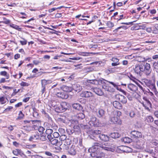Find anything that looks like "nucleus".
Masks as SVG:
<instances>
[{"label": "nucleus", "instance_id": "1", "mask_svg": "<svg viewBox=\"0 0 158 158\" xmlns=\"http://www.w3.org/2000/svg\"><path fill=\"white\" fill-rule=\"evenodd\" d=\"M94 144V146L89 148L88 150L89 152L91 153L90 155L92 157H94V152L96 151L97 150L98 148H99L102 151L114 152V147L112 146V144L108 143H102L101 144L96 143Z\"/></svg>", "mask_w": 158, "mask_h": 158}, {"label": "nucleus", "instance_id": "2", "mask_svg": "<svg viewBox=\"0 0 158 158\" xmlns=\"http://www.w3.org/2000/svg\"><path fill=\"white\" fill-rule=\"evenodd\" d=\"M121 115V112L118 110H114L110 114L109 121L111 123L121 124V122L119 117Z\"/></svg>", "mask_w": 158, "mask_h": 158}, {"label": "nucleus", "instance_id": "3", "mask_svg": "<svg viewBox=\"0 0 158 158\" xmlns=\"http://www.w3.org/2000/svg\"><path fill=\"white\" fill-rule=\"evenodd\" d=\"M88 82L94 85H98L99 83V82H100L102 83H104L106 85H107V82H109L110 84L112 85L113 86L117 89H118V84H115L114 82L111 81H108L103 78L98 81L96 80H89L88 81Z\"/></svg>", "mask_w": 158, "mask_h": 158}, {"label": "nucleus", "instance_id": "4", "mask_svg": "<svg viewBox=\"0 0 158 158\" xmlns=\"http://www.w3.org/2000/svg\"><path fill=\"white\" fill-rule=\"evenodd\" d=\"M142 72L146 76H149L151 72V69L150 64L146 63L145 64H142Z\"/></svg>", "mask_w": 158, "mask_h": 158}, {"label": "nucleus", "instance_id": "5", "mask_svg": "<svg viewBox=\"0 0 158 158\" xmlns=\"http://www.w3.org/2000/svg\"><path fill=\"white\" fill-rule=\"evenodd\" d=\"M89 124L91 126H98L99 123L98 120L95 117L92 116L90 118V120L89 122Z\"/></svg>", "mask_w": 158, "mask_h": 158}, {"label": "nucleus", "instance_id": "6", "mask_svg": "<svg viewBox=\"0 0 158 158\" xmlns=\"http://www.w3.org/2000/svg\"><path fill=\"white\" fill-rule=\"evenodd\" d=\"M119 69V68L118 67H114L113 68H108L105 69V72L106 74L108 75L111 73L118 72Z\"/></svg>", "mask_w": 158, "mask_h": 158}, {"label": "nucleus", "instance_id": "7", "mask_svg": "<svg viewBox=\"0 0 158 158\" xmlns=\"http://www.w3.org/2000/svg\"><path fill=\"white\" fill-rule=\"evenodd\" d=\"M52 145L59 147L62 144V142L59 141L58 140L54 138H51L48 139Z\"/></svg>", "mask_w": 158, "mask_h": 158}, {"label": "nucleus", "instance_id": "8", "mask_svg": "<svg viewBox=\"0 0 158 158\" xmlns=\"http://www.w3.org/2000/svg\"><path fill=\"white\" fill-rule=\"evenodd\" d=\"M155 81L154 83L152 82V80H145L144 81V83L145 85L149 88L152 89L155 87Z\"/></svg>", "mask_w": 158, "mask_h": 158}, {"label": "nucleus", "instance_id": "9", "mask_svg": "<svg viewBox=\"0 0 158 158\" xmlns=\"http://www.w3.org/2000/svg\"><path fill=\"white\" fill-rule=\"evenodd\" d=\"M116 98L117 100H119L120 102L123 104L126 103L127 102V99L125 97L120 94H117L116 95Z\"/></svg>", "mask_w": 158, "mask_h": 158}, {"label": "nucleus", "instance_id": "10", "mask_svg": "<svg viewBox=\"0 0 158 158\" xmlns=\"http://www.w3.org/2000/svg\"><path fill=\"white\" fill-rule=\"evenodd\" d=\"M40 138L39 134L38 132H35L34 134L31 136L29 139L30 141H34L39 139Z\"/></svg>", "mask_w": 158, "mask_h": 158}, {"label": "nucleus", "instance_id": "11", "mask_svg": "<svg viewBox=\"0 0 158 158\" xmlns=\"http://www.w3.org/2000/svg\"><path fill=\"white\" fill-rule=\"evenodd\" d=\"M81 95V97L85 98L93 97V94L91 92L88 91L82 92Z\"/></svg>", "mask_w": 158, "mask_h": 158}, {"label": "nucleus", "instance_id": "12", "mask_svg": "<svg viewBox=\"0 0 158 158\" xmlns=\"http://www.w3.org/2000/svg\"><path fill=\"white\" fill-rule=\"evenodd\" d=\"M127 87L129 90L133 92H136L138 90V87L136 85L132 84H128Z\"/></svg>", "mask_w": 158, "mask_h": 158}, {"label": "nucleus", "instance_id": "13", "mask_svg": "<svg viewBox=\"0 0 158 158\" xmlns=\"http://www.w3.org/2000/svg\"><path fill=\"white\" fill-rule=\"evenodd\" d=\"M77 153L75 146L72 145L68 151V154L73 156H75Z\"/></svg>", "mask_w": 158, "mask_h": 158}, {"label": "nucleus", "instance_id": "14", "mask_svg": "<svg viewBox=\"0 0 158 158\" xmlns=\"http://www.w3.org/2000/svg\"><path fill=\"white\" fill-rule=\"evenodd\" d=\"M131 134L134 137L139 138L142 137L141 133L136 131H133L131 132Z\"/></svg>", "mask_w": 158, "mask_h": 158}, {"label": "nucleus", "instance_id": "15", "mask_svg": "<svg viewBox=\"0 0 158 158\" xmlns=\"http://www.w3.org/2000/svg\"><path fill=\"white\" fill-rule=\"evenodd\" d=\"M142 65H137L135 66V72L138 74L141 75L142 74Z\"/></svg>", "mask_w": 158, "mask_h": 158}, {"label": "nucleus", "instance_id": "16", "mask_svg": "<svg viewBox=\"0 0 158 158\" xmlns=\"http://www.w3.org/2000/svg\"><path fill=\"white\" fill-rule=\"evenodd\" d=\"M12 153L14 155L16 156L20 155L21 156H22L24 155L23 153L21 150L18 149L13 150Z\"/></svg>", "mask_w": 158, "mask_h": 158}, {"label": "nucleus", "instance_id": "17", "mask_svg": "<svg viewBox=\"0 0 158 158\" xmlns=\"http://www.w3.org/2000/svg\"><path fill=\"white\" fill-rule=\"evenodd\" d=\"M72 90H74L75 91L79 92L82 90V87L78 84H75L72 85Z\"/></svg>", "mask_w": 158, "mask_h": 158}, {"label": "nucleus", "instance_id": "18", "mask_svg": "<svg viewBox=\"0 0 158 158\" xmlns=\"http://www.w3.org/2000/svg\"><path fill=\"white\" fill-rule=\"evenodd\" d=\"M98 137L100 138V139L104 141H107L109 139V137L108 136L104 134L99 135H98Z\"/></svg>", "mask_w": 158, "mask_h": 158}, {"label": "nucleus", "instance_id": "19", "mask_svg": "<svg viewBox=\"0 0 158 158\" xmlns=\"http://www.w3.org/2000/svg\"><path fill=\"white\" fill-rule=\"evenodd\" d=\"M56 95L58 97L63 99H66L68 98V95L64 93H58Z\"/></svg>", "mask_w": 158, "mask_h": 158}, {"label": "nucleus", "instance_id": "20", "mask_svg": "<svg viewBox=\"0 0 158 158\" xmlns=\"http://www.w3.org/2000/svg\"><path fill=\"white\" fill-rule=\"evenodd\" d=\"M113 105L116 108L121 109L122 108V105L118 102L114 101L113 102Z\"/></svg>", "mask_w": 158, "mask_h": 158}, {"label": "nucleus", "instance_id": "21", "mask_svg": "<svg viewBox=\"0 0 158 158\" xmlns=\"http://www.w3.org/2000/svg\"><path fill=\"white\" fill-rule=\"evenodd\" d=\"M137 145L138 148L143 149L144 148L145 146V143L143 140L141 141H139L137 142Z\"/></svg>", "mask_w": 158, "mask_h": 158}, {"label": "nucleus", "instance_id": "22", "mask_svg": "<svg viewBox=\"0 0 158 158\" xmlns=\"http://www.w3.org/2000/svg\"><path fill=\"white\" fill-rule=\"evenodd\" d=\"M61 89L65 92H70L72 90V88L65 85H63L61 87Z\"/></svg>", "mask_w": 158, "mask_h": 158}, {"label": "nucleus", "instance_id": "23", "mask_svg": "<svg viewBox=\"0 0 158 158\" xmlns=\"http://www.w3.org/2000/svg\"><path fill=\"white\" fill-rule=\"evenodd\" d=\"M98 116L99 118H105V114L104 111L102 109H100L98 110L97 113Z\"/></svg>", "mask_w": 158, "mask_h": 158}, {"label": "nucleus", "instance_id": "24", "mask_svg": "<svg viewBox=\"0 0 158 158\" xmlns=\"http://www.w3.org/2000/svg\"><path fill=\"white\" fill-rule=\"evenodd\" d=\"M94 92L97 95L102 96L103 94V93L101 89H100L96 88L94 89Z\"/></svg>", "mask_w": 158, "mask_h": 158}, {"label": "nucleus", "instance_id": "25", "mask_svg": "<svg viewBox=\"0 0 158 158\" xmlns=\"http://www.w3.org/2000/svg\"><path fill=\"white\" fill-rule=\"evenodd\" d=\"M72 107L73 108L76 110H81L82 109V106L79 103H74L72 105Z\"/></svg>", "mask_w": 158, "mask_h": 158}, {"label": "nucleus", "instance_id": "26", "mask_svg": "<svg viewBox=\"0 0 158 158\" xmlns=\"http://www.w3.org/2000/svg\"><path fill=\"white\" fill-rule=\"evenodd\" d=\"M62 109H63V112H64L68 108V106L67 103L66 102H62L60 104Z\"/></svg>", "mask_w": 158, "mask_h": 158}, {"label": "nucleus", "instance_id": "27", "mask_svg": "<svg viewBox=\"0 0 158 158\" xmlns=\"http://www.w3.org/2000/svg\"><path fill=\"white\" fill-rule=\"evenodd\" d=\"M110 136L112 138L116 139L119 138L120 136V135L118 133L114 132L111 133Z\"/></svg>", "mask_w": 158, "mask_h": 158}, {"label": "nucleus", "instance_id": "28", "mask_svg": "<svg viewBox=\"0 0 158 158\" xmlns=\"http://www.w3.org/2000/svg\"><path fill=\"white\" fill-rule=\"evenodd\" d=\"M55 110L58 113L63 112V110L62 109L60 105L59 106H56L55 108Z\"/></svg>", "mask_w": 158, "mask_h": 158}, {"label": "nucleus", "instance_id": "29", "mask_svg": "<svg viewBox=\"0 0 158 158\" xmlns=\"http://www.w3.org/2000/svg\"><path fill=\"white\" fill-rule=\"evenodd\" d=\"M122 141L125 143H130L131 142V139L128 137H125L122 139Z\"/></svg>", "mask_w": 158, "mask_h": 158}, {"label": "nucleus", "instance_id": "30", "mask_svg": "<svg viewBox=\"0 0 158 158\" xmlns=\"http://www.w3.org/2000/svg\"><path fill=\"white\" fill-rule=\"evenodd\" d=\"M7 98L5 96H2L0 97V103L2 104H3L6 102Z\"/></svg>", "mask_w": 158, "mask_h": 158}, {"label": "nucleus", "instance_id": "31", "mask_svg": "<svg viewBox=\"0 0 158 158\" xmlns=\"http://www.w3.org/2000/svg\"><path fill=\"white\" fill-rule=\"evenodd\" d=\"M41 92L42 93V94H43L46 91V85L43 84L41 81Z\"/></svg>", "mask_w": 158, "mask_h": 158}, {"label": "nucleus", "instance_id": "32", "mask_svg": "<svg viewBox=\"0 0 158 158\" xmlns=\"http://www.w3.org/2000/svg\"><path fill=\"white\" fill-rule=\"evenodd\" d=\"M145 121L148 123L152 122L153 121V118L152 116H148L146 117Z\"/></svg>", "mask_w": 158, "mask_h": 158}, {"label": "nucleus", "instance_id": "33", "mask_svg": "<svg viewBox=\"0 0 158 158\" xmlns=\"http://www.w3.org/2000/svg\"><path fill=\"white\" fill-rule=\"evenodd\" d=\"M77 117L79 119H82L85 118V116L83 113H80L77 114Z\"/></svg>", "mask_w": 158, "mask_h": 158}, {"label": "nucleus", "instance_id": "34", "mask_svg": "<svg viewBox=\"0 0 158 158\" xmlns=\"http://www.w3.org/2000/svg\"><path fill=\"white\" fill-rule=\"evenodd\" d=\"M41 81L46 85L49 84H51L52 82L51 80H46L45 79L42 80Z\"/></svg>", "mask_w": 158, "mask_h": 158}, {"label": "nucleus", "instance_id": "35", "mask_svg": "<svg viewBox=\"0 0 158 158\" xmlns=\"http://www.w3.org/2000/svg\"><path fill=\"white\" fill-rule=\"evenodd\" d=\"M40 139L42 141H45L46 140V135L44 133H40Z\"/></svg>", "mask_w": 158, "mask_h": 158}, {"label": "nucleus", "instance_id": "36", "mask_svg": "<svg viewBox=\"0 0 158 158\" xmlns=\"http://www.w3.org/2000/svg\"><path fill=\"white\" fill-rule=\"evenodd\" d=\"M143 100L145 101V104H146V105L148 106H149V107H151L152 106V104L150 102V101L148 100L147 98L146 97H144L143 98Z\"/></svg>", "mask_w": 158, "mask_h": 158}, {"label": "nucleus", "instance_id": "37", "mask_svg": "<svg viewBox=\"0 0 158 158\" xmlns=\"http://www.w3.org/2000/svg\"><path fill=\"white\" fill-rule=\"evenodd\" d=\"M123 151L127 152H131L132 151V149L129 147L125 146Z\"/></svg>", "mask_w": 158, "mask_h": 158}, {"label": "nucleus", "instance_id": "38", "mask_svg": "<svg viewBox=\"0 0 158 158\" xmlns=\"http://www.w3.org/2000/svg\"><path fill=\"white\" fill-rule=\"evenodd\" d=\"M101 131H100L98 130H95L93 131V134L94 135H97V136L98 137V135H101Z\"/></svg>", "mask_w": 158, "mask_h": 158}, {"label": "nucleus", "instance_id": "39", "mask_svg": "<svg viewBox=\"0 0 158 158\" xmlns=\"http://www.w3.org/2000/svg\"><path fill=\"white\" fill-rule=\"evenodd\" d=\"M60 136L59 133L57 132H54L52 135V138H58Z\"/></svg>", "mask_w": 158, "mask_h": 158}, {"label": "nucleus", "instance_id": "40", "mask_svg": "<svg viewBox=\"0 0 158 158\" xmlns=\"http://www.w3.org/2000/svg\"><path fill=\"white\" fill-rule=\"evenodd\" d=\"M67 136L65 135H62L60 137V139L61 141L65 140L67 139Z\"/></svg>", "mask_w": 158, "mask_h": 158}, {"label": "nucleus", "instance_id": "41", "mask_svg": "<svg viewBox=\"0 0 158 158\" xmlns=\"http://www.w3.org/2000/svg\"><path fill=\"white\" fill-rule=\"evenodd\" d=\"M65 144L69 146L71 143V141L69 139H67L65 140Z\"/></svg>", "mask_w": 158, "mask_h": 158}, {"label": "nucleus", "instance_id": "42", "mask_svg": "<svg viewBox=\"0 0 158 158\" xmlns=\"http://www.w3.org/2000/svg\"><path fill=\"white\" fill-rule=\"evenodd\" d=\"M107 26L109 27H111L114 26L113 23L110 21L106 23Z\"/></svg>", "mask_w": 158, "mask_h": 158}, {"label": "nucleus", "instance_id": "43", "mask_svg": "<svg viewBox=\"0 0 158 158\" xmlns=\"http://www.w3.org/2000/svg\"><path fill=\"white\" fill-rule=\"evenodd\" d=\"M24 116V115L23 114L22 112L21 111H20L19 113V116L18 118V119H22Z\"/></svg>", "mask_w": 158, "mask_h": 158}, {"label": "nucleus", "instance_id": "44", "mask_svg": "<svg viewBox=\"0 0 158 158\" xmlns=\"http://www.w3.org/2000/svg\"><path fill=\"white\" fill-rule=\"evenodd\" d=\"M53 132V130L52 129H48L46 130V133L47 134H52Z\"/></svg>", "mask_w": 158, "mask_h": 158}, {"label": "nucleus", "instance_id": "45", "mask_svg": "<svg viewBox=\"0 0 158 158\" xmlns=\"http://www.w3.org/2000/svg\"><path fill=\"white\" fill-rule=\"evenodd\" d=\"M21 86H27L29 85V84L28 83L22 81L20 84Z\"/></svg>", "mask_w": 158, "mask_h": 158}, {"label": "nucleus", "instance_id": "46", "mask_svg": "<svg viewBox=\"0 0 158 158\" xmlns=\"http://www.w3.org/2000/svg\"><path fill=\"white\" fill-rule=\"evenodd\" d=\"M80 126L83 129H88L89 128V127L87 125L81 124L80 125Z\"/></svg>", "mask_w": 158, "mask_h": 158}, {"label": "nucleus", "instance_id": "47", "mask_svg": "<svg viewBox=\"0 0 158 158\" xmlns=\"http://www.w3.org/2000/svg\"><path fill=\"white\" fill-rule=\"evenodd\" d=\"M152 90L153 92L156 96L158 97V92L156 90V86L155 87V88H154L153 89H152Z\"/></svg>", "mask_w": 158, "mask_h": 158}, {"label": "nucleus", "instance_id": "48", "mask_svg": "<svg viewBox=\"0 0 158 158\" xmlns=\"http://www.w3.org/2000/svg\"><path fill=\"white\" fill-rule=\"evenodd\" d=\"M45 129L42 127H40L38 128V130L41 133H43Z\"/></svg>", "mask_w": 158, "mask_h": 158}, {"label": "nucleus", "instance_id": "49", "mask_svg": "<svg viewBox=\"0 0 158 158\" xmlns=\"http://www.w3.org/2000/svg\"><path fill=\"white\" fill-rule=\"evenodd\" d=\"M14 26L13 27V28L18 30L19 31H21L22 29L19 27V26L16 25L15 24L14 25Z\"/></svg>", "mask_w": 158, "mask_h": 158}, {"label": "nucleus", "instance_id": "50", "mask_svg": "<svg viewBox=\"0 0 158 158\" xmlns=\"http://www.w3.org/2000/svg\"><path fill=\"white\" fill-rule=\"evenodd\" d=\"M111 60L113 62L119 63L118 62L119 59L117 58L113 57L112 59Z\"/></svg>", "mask_w": 158, "mask_h": 158}, {"label": "nucleus", "instance_id": "51", "mask_svg": "<svg viewBox=\"0 0 158 158\" xmlns=\"http://www.w3.org/2000/svg\"><path fill=\"white\" fill-rule=\"evenodd\" d=\"M135 115V113L133 111H131L130 112V113H129V116L131 118L134 117Z\"/></svg>", "mask_w": 158, "mask_h": 158}, {"label": "nucleus", "instance_id": "52", "mask_svg": "<svg viewBox=\"0 0 158 158\" xmlns=\"http://www.w3.org/2000/svg\"><path fill=\"white\" fill-rule=\"evenodd\" d=\"M13 109V107L11 106H9L7 107L5 110H4V111H10V110Z\"/></svg>", "mask_w": 158, "mask_h": 158}, {"label": "nucleus", "instance_id": "53", "mask_svg": "<svg viewBox=\"0 0 158 158\" xmlns=\"http://www.w3.org/2000/svg\"><path fill=\"white\" fill-rule=\"evenodd\" d=\"M153 67L155 69L158 70V62H155L153 64Z\"/></svg>", "mask_w": 158, "mask_h": 158}, {"label": "nucleus", "instance_id": "54", "mask_svg": "<svg viewBox=\"0 0 158 158\" xmlns=\"http://www.w3.org/2000/svg\"><path fill=\"white\" fill-rule=\"evenodd\" d=\"M62 147L63 149L65 150H68L69 148V145L65 144L63 145Z\"/></svg>", "mask_w": 158, "mask_h": 158}, {"label": "nucleus", "instance_id": "55", "mask_svg": "<svg viewBox=\"0 0 158 158\" xmlns=\"http://www.w3.org/2000/svg\"><path fill=\"white\" fill-rule=\"evenodd\" d=\"M141 104H142L143 106L144 107L145 109L148 110V111H149L150 110L149 108V107H148V106H147L146 104H145L144 102H142L141 103Z\"/></svg>", "mask_w": 158, "mask_h": 158}, {"label": "nucleus", "instance_id": "56", "mask_svg": "<svg viewBox=\"0 0 158 158\" xmlns=\"http://www.w3.org/2000/svg\"><path fill=\"white\" fill-rule=\"evenodd\" d=\"M60 8H53L52 9H50L48 10V11L50 13H51L53 11L57 9H60Z\"/></svg>", "mask_w": 158, "mask_h": 158}, {"label": "nucleus", "instance_id": "57", "mask_svg": "<svg viewBox=\"0 0 158 158\" xmlns=\"http://www.w3.org/2000/svg\"><path fill=\"white\" fill-rule=\"evenodd\" d=\"M99 155L100 156H98L99 157H100L102 158H104L105 154V153H103L102 152H100Z\"/></svg>", "mask_w": 158, "mask_h": 158}, {"label": "nucleus", "instance_id": "58", "mask_svg": "<svg viewBox=\"0 0 158 158\" xmlns=\"http://www.w3.org/2000/svg\"><path fill=\"white\" fill-rule=\"evenodd\" d=\"M123 28L124 29H126L127 28V27L125 26H121L120 27H118L116 29H115L114 31L115 32H117V31L120 28Z\"/></svg>", "mask_w": 158, "mask_h": 158}, {"label": "nucleus", "instance_id": "59", "mask_svg": "<svg viewBox=\"0 0 158 158\" xmlns=\"http://www.w3.org/2000/svg\"><path fill=\"white\" fill-rule=\"evenodd\" d=\"M7 73L5 71H2L0 73L1 75L3 76L6 75Z\"/></svg>", "mask_w": 158, "mask_h": 158}, {"label": "nucleus", "instance_id": "60", "mask_svg": "<svg viewBox=\"0 0 158 158\" xmlns=\"http://www.w3.org/2000/svg\"><path fill=\"white\" fill-rule=\"evenodd\" d=\"M20 42L22 45H24L26 44L27 41L26 40H21L20 41Z\"/></svg>", "mask_w": 158, "mask_h": 158}, {"label": "nucleus", "instance_id": "61", "mask_svg": "<svg viewBox=\"0 0 158 158\" xmlns=\"http://www.w3.org/2000/svg\"><path fill=\"white\" fill-rule=\"evenodd\" d=\"M52 130H54L55 131L57 130L58 129V127L57 126H53L52 125Z\"/></svg>", "mask_w": 158, "mask_h": 158}, {"label": "nucleus", "instance_id": "62", "mask_svg": "<svg viewBox=\"0 0 158 158\" xmlns=\"http://www.w3.org/2000/svg\"><path fill=\"white\" fill-rule=\"evenodd\" d=\"M47 137L48 139H50L51 138H52V134H47Z\"/></svg>", "mask_w": 158, "mask_h": 158}, {"label": "nucleus", "instance_id": "63", "mask_svg": "<svg viewBox=\"0 0 158 158\" xmlns=\"http://www.w3.org/2000/svg\"><path fill=\"white\" fill-rule=\"evenodd\" d=\"M45 154L46 155H47V156H51V155L52 153L51 152H49L46 151V152H45Z\"/></svg>", "mask_w": 158, "mask_h": 158}, {"label": "nucleus", "instance_id": "64", "mask_svg": "<svg viewBox=\"0 0 158 158\" xmlns=\"http://www.w3.org/2000/svg\"><path fill=\"white\" fill-rule=\"evenodd\" d=\"M20 57V55L18 54H15V55L14 58L15 59H17Z\"/></svg>", "mask_w": 158, "mask_h": 158}]
</instances>
